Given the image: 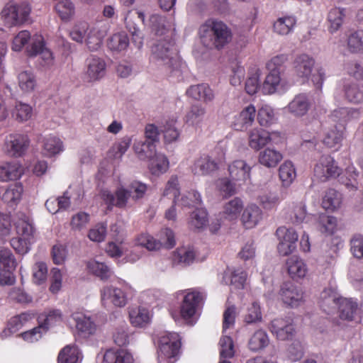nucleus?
<instances>
[{
    "instance_id": "1",
    "label": "nucleus",
    "mask_w": 363,
    "mask_h": 363,
    "mask_svg": "<svg viewBox=\"0 0 363 363\" xmlns=\"http://www.w3.org/2000/svg\"><path fill=\"white\" fill-rule=\"evenodd\" d=\"M199 35L202 43L206 47L220 50L232 39V32L221 21L210 18L201 26Z\"/></svg>"
},
{
    "instance_id": "2",
    "label": "nucleus",
    "mask_w": 363,
    "mask_h": 363,
    "mask_svg": "<svg viewBox=\"0 0 363 363\" xmlns=\"http://www.w3.org/2000/svg\"><path fill=\"white\" fill-rule=\"evenodd\" d=\"M320 306L327 313H329L330 308L337 306L339 317L343 320L353 321L358 316L359 308L356 301L352 298L337 297L330 289H325L322 292Z\"/></svg>"
},
{
    "instance_id": "3",
    "label": "nucleus",
    "mask_w": 363,
    "mask_h": 363,
    "mask_svg": "<svg viewBox=\"0 0 363 363\" xmlns=\"http://www.w3.org/2000/svg\"><path fill=\"white\" fill-rule=\"evenodd\" d=\"M331 120L335 123L325 133L323 142L330 148L340 145L343 139L345 123L349 118V111L346 108L334 110L330 116Z\"/></svg>"
},
{
    "instance_id": "4",
    "label": "nucleus",
    "mask_w": 363,
    "mask_h": 363,
    "mask_svg": "<svg viewBox=\"0 0 363 363\" xmlns=\"http://www.w3.org/2000/svg\"><path fill=\"white\" fill-rule=\"evenodd\" d=\"M14 225L18 237L13 238L11 240V245L16 252L22 255L26 254L29 251L30 245L34 241L33 226L24 215Z\"/></svg>"
},
{
    "instance_id": "5",
    "label": "nucleus",
    "mask_w": 363,
    "mask_h": 363,
    "mask_svg": "<svg viewBox=\"0 0 363 363\" xmlns=\"http://www.w3.org/2000/svg\"><path fill=\"white\" fill-rule=\"evenodd\" d=\"M342 173V169L335 159L329 155H322L313 168V176L322 182L335 179Z\"/></svg>"
},
{
    "instance_id": "6",
    "label": "nucleus",
    "mask_w": 363,
    "mask_h": 363,
    "mask_svg": "<svg viewBox=\"0 0 363 363\" xmlns=\"http://www.w3.org/2000/svg\"><path fill=\"white\" fill-rule=\"evenodd\" d=\"M206 294L196 288L186 291L180 306V315L184 320H189L196 313L198 308L203 303Z\"/></svg>"
},
{
    "instance_id": "7",
    "label": "nucleus",
    "mask_w": 363,
    "mask_h": 363,
    "mask_svg": "<svg viewBox=\"0 0 363 363\" xmlns=\"http://www.w3.org/2000/svg\"><path fill=\"white\" fill-rule=\"evenodd\" d=\"M30 140L26 133H13L6 136L4 149L5 152L13 157L23 156L30 147Z\"/></svg>"
},
{
    "instance_id": "8",
    "label": "nucleus",
    "mask_w": 363,
    "mask_h": 363,
    "mask_svg": "<svg viewBox=\"0 0 363 363\" xmlns=\"http://www.w3.org/2000/svg\"><path fill=\"white\" fill-rule=\"evenodd\" d=\"M31 8L27 3L7 4L1 11V17L9 26L23 24L28 20Z\"/></svg>"
},
{
    "instance_id": "9",
    "label": "nucleus",
    "mask_w": 363,
    "mask_h": 363,
    "mask_svg": "<svg viewBox=\"0 0 363 363\" xmlns=\"http://www.w3.org/2000/svg\"><path fill=\"white\" fill-rule=\"evenodd\" d=\"M182 338L177 333L165 332L161 334L158 340V348L160 356L171 359L179 354Z\"/></svg>"
},
{
    "instance_id": "10",
    "label": "nucleus",
    "mask_w": 363,
    "mask_h": 363,
    "mask_svg": "<svg viewBox=\"0 0 363 363\" xmlns=\"http://www.w3.org/2000/svg\"><path fill=\"white\" fill-rule=\"evenodd\" d=\"M279 240L277 251L281 256H288L291 254L296 247L298 235L292 228L285 226L279 227L275 233Z\"/></svg>"
},
{
    "instance_id": "11",
    "label": "nucleus",
    "mask_w": 363,
    "mask_h": 363,
    "mask_svg": "<svg viewBox=\"0 0 363 363\" xmlns=\"http://www.w3.org/2000/svg\"><path fill=\"white\" fill-rule=\"evenodd\" d=\"M269 330L279 340H290L296 333L293 319L289 316L272 320L270 323Z\"/></svg>"
},
{
    "instance_id": "12",
    "label": "nucleus",
    "mask_w": 363,
    "mask_h": 363,
    "mask_svg": "<svg viewBox=\"0 0 363 363\" xmlns=\"http://www.w3.org/2000/svg\"><path fill=\"white\" fill-rule=\"evenodd\" d=\"M314 65V59L308 55L301 54L296 57L294 61L293 71L294 74L300 79L301 84L308 79Z\"/></svg>"
},
{
    "instance_id": "13",
    "label": "nucleus",
    "mask_w": 363,
    "mask_h": 363,
    "mask_svg": "<svg viewBox=\"0 0 363 363\" xmlns=\"http://www.w3.org/2000/svg\"><path fill=\"white\" fill-rule=\"evenodd\" d=\"M279 295L282 301L291 307L299 306L303 298L302 290L291 282L283 284Z\"/></svg>"
},
{
    "instance_id": "14",
    "label": "nucleus",
    "mask_w": 363,
    "mask_h": 363,
    "mask_svg": "<svg viewBox=\"0 0 363 363\" xmlns=\"http://www.w3.org/2000/svg\"><path fill=\"white\" fill-rule=\"evenodd\" d=\"M73 318L76 323V329L79 337L89 338L96 334L98 326L91 317L77 313L73 315Z\"/></svg>"
},
{
    "instance_id": "15",
    "label": "nucleus",
    "mask_w": 363,
    "mask_h": 363,
    "mask_svg": "<svg viewBox=\"0 0 363 363\" xmlns=\"http://www.w3.org/2000/svg\"><path fill=\"white\" fill-rule=\"evenodd\" d=\"M108 27L100 26L99 23L90 26L86 37V43L91 51L99 49L105 36L107 35Z\"/></svg>"
},
{
    "instance_id": "16",
    "label": "nucleus",
    "mask_w": 363,
    "mask_h": 363,
    "mask_svg": "<svg viewBox=\"0 0 363 363\" xmlns=\"http://www.w3.org/2000/svg\"><path fill=\"white\" fill-rule=\"evenodd\" d=\"M218 169V164L208 155H201L196 159L191 171L195 175L205 176L211 174Z\"/></svg>"
},
{
    "instance_id": "17",
    "label": "nucleus",
    "mask_w": 363,
    "mask_h": 363,
    "mask_svg": "<svg viewBox=\"0 0 363 363\" xmlns=\"http://www.w3.org/2000/svg\"><path fill=\"white\" fill-rule=\"evenodd\" d=\"M28 55L30 57H34L38 55L43 60L42 65H50L52 64L53 57L52 53L50 50L45 48V42L42 36L38 37V38L33 41L30 48L27 49Z\"/></svg>"
},
{
    "instance_id": "18",
    "label": "nucleus",
    "mask_w": 363,
    "mask_h": 363,
    "mask_svg": "<svg viewBox=\"0 0 363 363\" xmlns=\"http://www.w3.org/2000/svg\"><path fill=\"white\" fill-rule=\"evenodd\" d=\"M251 167L242 160L233 161L228 166L230 177L236 182H245L250 178Z\"/></svg>"
},
{
    "instance_id": "19",
    "label": "nucleus",
    "mask_w": 363,
    "mask_h": 363,
    "mask_svg": "<svg viewBox=\"0 0 363 363\" xmlns=\"http://www.w3.org/2000/svg\"><path fill=\"white\" fill-rule=\"evenodd\" d=\"M286 267L289 275L294 280L303 279L308 273L307 264L302 259L296 255L287 259Z\"/></svg>"
},
{
    "instance_id": "20",
    "label": "nucleus",
    "mask_w": 363,
    "mask_h": 363,
    "mask_svg": "<svg viewBox=\"0 0 363 363\" xmlns=\"http://www.w3.org/2000/svg\"><path fill=\"white\" fill-rule=\"evenodd\" d=\"M130 196V192L128 189L123 187L118 188L115 195L108 191H104L102 193V198L108 205V207L116 206L118 208H124Z\"/></svg>"
},
{
    "instance_id": "21",
    "label": "nucleus",
    "mask_w": 363,
    "mask_h": 363,
    "mask_svg": "<svg viewBox=\"0 0 363 363\" xmlns=\"http://www.w3.org/2000/svg\"><path fill=\"white\" fill-rule=\"evenodd\" d=\"M106 65L100 57L91 56L87 60L86 75L89 81H96L102 78L106 74Z\"/></svg>"
},
{
    "instance_id": "22",
    "label": "nucleus",
    "mask_w": 363,
    "mask_h": 363,
    "mask_svg": "<svg viewBox=\"0 0 363 363\" xmlns=\"http://www.w3.org/2000/svg\"><path fill=\"white\" fill-rule=\"evenodd\" d=\"M272 135L262 128H253L249 133V145L252 149L259 150L272 141Z\"/></svg>"
},
{
    "instance_id": "23",
    "label": "nucleus",
    "mask_w": 363,
    "mask_h": 363,
    "mask_svg": "<svg viewBox=\"0 0 363 363\" xmlns=\"http://www.w3.org/2000/svg\"><path fill=\"white\" fill-rule=\"evenodd\" d=\"M23 174L22 167L18 162H5L0 164V182H1L19 179Z\"/></svg>"
},
{
    "instance_id": "24",
    "label": "nucleus",
    "mask_w": 363,
    "mask_h": 363,
    "mask_svg": "<svg viewBox=\"0 0 363 363\" xmlns=\"http://www.w3.org/2000/svg\"><path fill=\"white\" fill-rule=\"evenodd\" d=\"M152 55L155 58L162 60H168L167 64H173L176 61L174 55H176L174 43L169 42H160L152 48Z\"/></svg>"
},
{
    "instance_id": "25",
    "label": "nucleus",
    "mask_w": 363,
    "mask_h": 363,
    "mask_svg": "<svg viewBox=\"0 0 363 363\" xmlns=\"http://www.w3.org/2000/svg\"><path fill=\"white\" fill-rule=\"evenodd\" d=\"M101 301L111 300L118 307H123L127 303V297L125 292L118 288L106 286L101 290Z\"/></svg>"
},
{
    "instance_id": "26",
    "label": "nucleus",
    "mask_w": 363,
    "mask_h": 363,
    "mask_svg": "<svg viewBox=\"0 0 363 363\" xmlns=\"http://www.w3.org/2000/svg\"><path fill=\"white\" fill-rule=\"evenodd\" d=\"M282 154L274 148L267 147L260 151L258 162L267 168H274L282 160Z\"/></svg>"
},
{
    "instance_id": "27",
    "label": "nucleus",
    "mask_w": 363,
    "mask_h": 363,
    "mask_svg": "<svg viewBox=\"0 0 363 363\" xmlns=\"http://www.w3.org/2000/svg\"><path fill=\"white\" fill-rule=\"evenodd\" d=\"M262 218V212L259 206L255 204L247 206L242 215V222L246 228L255 227Z\"/></svg>"
},
{
    "instance_id": "28",
    "label": "nucleus",
    "mask_w": 363,
    "mask_h": 363,
    "mask_svg": "<svg viewBox=\"0 0 363 363\" xmlns=\"http://www.w3.org/2000/svg\"><path fill=\"white\" fill-rule=\"evenodd\" d=\"M255 108L253 105H249L244 108L236 118L234 123V128L238 130H243L251 125L255 117Z\"/></svg>"
},
{
    "instance_id": "29",
    "label": "nucleus",
    "mask_w": 363,
    "mask_h": 363,
    "mask_svg": "<svg viewBox=\"0 0 363 363\" xmlns=\"http://www.w3.org/2000/svg\"><path fill=\"white\" fill-rule=\"evenodd\" d=\"M132 355L126 350L110 349L104 355L103 363H133Z\"/></svg>"
},
{
    "instance_id": "30",
    "label": "nucleus",
    "mask_w": 363,
    "mask_h": 363,
    "mask_svg": "<svg viewBox=\"0 0 363 363\" xmlns=\"http://www.w3.org/2000/svg\"><path fill=\"white\" fill-rule=\"evenodd\" d=\"M38 321L48 331L50 327L62 321V313L59 309L48 310L39 315Z\"/></svg>"
},
{
    "instance_id": "31",
    "label": "nucleus",
    "mask_w": 363,
    "mask_h": 363,
    "mask_svg": "<svg viewBox=\"0 0 363 363\" xmlns=\"http://www.w3.org/2000/svg\"><path fill=\"white\" fill-rule=\"evenodd\" d=\"M23 192L21 183L10 184L3 194L2 200L10 206H16L21 201Z\"/></svg>"
},
{
    "instance_id": "32",
    "label": "nucleus",
    "mask_w": 363,
    "mask_h": 363,
    "mask_svg": "<svg viewBox=\"0 0 363 363\" xmlns=\"http://www.w3.org/2000/svg\"><path fill=\"white\" fill-rule=\"evenodd\" d=\"M246 279L247 273L242 269L234 270L228 269L223 275V279L226 284L233 285L237 289L244 287Z\"/></svg>"
},
{
    "instance_id": "33",
    "label": "nucleus",
    "mask_w": 363,
    "mask_h": 363,
    "mask_svg": "<svg viewBox=\"0 0 363 363\" xmlns=\"http://www.w3.org/2000/svg\"><path fill=\"white\" fill-rule=\"evenodd\" d=\"M133 148L138 157L143 160L152 159L156 154V144L151 141H137Z\"/></svg>"
},
{
    "instance_id": "34",
    "label": "nucleus",
    "mask_w": 363,
    "mask_h": 363,
    "mask_svg": "<svg viewBox=\"0 0 363 363\" xmlns=\"http://www.w3.org/2000/svg\"><path fill=\"white\" fill-rule=\"evenodd\" d=\"M44 154L49 157L55 156L63 151V143L55 135H48L43 139Z\"/></svg>"
},
{
    "instance_id": "35",
    "label": "nucleus",
    "mask_w": 363,
    "mask_h": 363,
    "mask_svg": "<svg viewBox=\"0 0 363 363\" xmlns=\"http://www.w3.org/2000/svg\"><path fill=\"white\" fill-rule=\"evenodd\" d=\"M242 209V201L240 198H234L223 206V217L229 220H235L238 218Z\"/></svg>"
},
{
    "instance_id": "36",
    "label": "nucleus",
    "mask_w": 363,
    "mask_h": 363,
    "mask_svg": "<svg viewBox=\"0 0 363 363\" xmlns=\"http://www.w3.org/2000/svg\"><path fill=\"white\" fill-rule=\"evenodd\" d=\"M129 38L125 32L113 34L107 40V46L112 51L121 52L129 45Z\"/></svg>"
},
{
    "instance_id": "37",
    "label": "nucleus",
    "mask_w": 363,
    "mask_h": 363,
    "mask_svg": "<svg viewBox=\"0 0 363 363\" xmlns=\"http://www.w3.org/2000/svg\"><path fill=\"white\" fill-rule=\"evenodd\" d=\"M129 317L130 323L135 327H143L150 320L149 311L143 307L132 309L129 312Z\"/></svg>"
},
{
    "instance_id": "38",
    "label": "nucleus",
    "mask_w": 363,
    "mask_h": 363,
    "mask_svg": "<svg viewBox=\"0 0 363 363\" xmlns=\"http://www.w3.org/2000/svg\"><path fill=\"white\" fill-rule=\"evenodd\" d=\"M79 350L76 345H66L57 357L58 363H79Z\"/></svg>"
},
{
    "instance_id": "39",
    "label": "nucleus",
    "mask_w": 363,
    "mask_h": 363,
    "mask_svg": "<svg viewBox=\"0 0 363 363\" xmlns=\"http://www.w3.org/2000/svg\"><path fill=\"white\" fill-rule=\"evenodd\" d=\"M34 313L31 312H23L16 315L9 320L7 329L10 333H13L19 330L28 322L34 318Z\"/></svg>"
},
{
    "instance_id": "40",
    "label": "nucleus",
    "mask_w": 363,
    "mask_h": 363,
    "mask_svg": "<svg viewBox=\"0 0 363 363\" xmlns=\"http://www.w3.org/2000/svg\"><path fill=\"white\" fill-rule=\"evenodd\" d=\"M269 344L267 333L263 330H258L250 337L248 347L251 351L257 352L266 347Z\"/></svg>"
},
{
    "instance_id": "41",
    "label": "nucleus",
    "mask_w": 363,
    "mask_h": 363,
    "mask_svg": "<svg viewBox=\"0 0 363 363\" xmlns=\"http://www.w3.org/2000/svg\"><path fill=\"white\" fill-rule=\"evenodd\" d=\"M296 20L294 16L279 18L274 23V30L279 35H287L292 31Z\"/></svg>"
},
{
    "instance_id": "42",
    "label": "nucleus",
    "mask_w": 363,
    "mask_h": 363,
    "mask_svg": "<svg viewBox=\"0 0 363 363\" xmlns=\"http://www.w3.org/2000/svg\"><path fill=\"white\" fill-rule=\"evenodd\" d=\"M309 104L304 94H298L289 104V111L296 116H301L306 113Z\"/></svg>"
},
{
    "instance_id": "43",
    "label": "nucleus",
    "mask_w": 363,
    "mask_h": 363,
    "mask_svg": "<svg viewBox=\"0 0 363 363\" xmlns=\"http://www.w3.org/2000/svg\"><path fill=\"white\" fill-rule=\"evenodd\" d=\"M55 11L63 21H69L75 13V7L70 0L59 1L55 5Z\"/></svg>"
},
{
    "instance_id": "44",
    "label": "nucleus",
    "mask_w": 363,
    "mask_h": 363,
    "mask_svg": "<svg viewBox=\"0 0 363 363\" xmlns=\"http://www.w3.org/2000/svg\"><path fill=\"white\" fill-rule=\"evenodd\" d=\"M341 202V194L336 190L330 189L325 192L322 205L326 210L334 211L340 207Z\"/></svg>"
},
{
    "instance_id": "45",
    "label": "nucleus",
    "mask_w": 363,
    "mask_h": 363,
    "mask_svg": "<svg viewBox=\"0 0 363 363\" xmlns=\"http://www.w3.org/2000/svg\"><path fill=\"white\" fill-rule=\"evenodd\" d=\"M194 252L184 247L177 249L172 254V262L176 264L189 265L194 262Z\"/></svg>"
},
{
    "instance_id": "46",
    "label": "nucleus",
    "mask_w": 363,
    "mask_h": 363,
    "mask_svg": "<svg viewBox=\"0 0 363 363\" xmlns=\"http://www.w3.org/2000/svg\"><path fill=\"white\" fill-rule=\"evenodd\" d=\"M279 176L283 185L288 186L292 183L296 177V170L293 163L285 161L279 169Z\"/></svg>"
},
{
    "instance_id": "47",
    "label": "nucleus",
    "mask_w": 363,
    "mask_h": 363,
    "mask_svg": "<svg viewBox=\"0 0 363 363\" xmlns=\"http://www.w3.org/2000/svg\"><path fill=\"white\" fill-rule=\"evenodd\" d=\"M345 16V9L337 7L330 10L328 15V21L330 23L329 30L330 33L337 31L342 24Z\"/></svg>"
},
{
    "instance_id": "48",
    "label": "nucleus",
    "mask_w": 363,
    "mask_h": 363,
    "mask_svg": "<svg viewBox=\"0 0 363 363\" xmlns=\"http://www.w3.org/2000/svg\"><path fill=\"white\" fill-rule=\"evenodd\" d=\"M33 115V108L25 103H16L12 111L13 118L19 123L28 121Z\"/></svg>"
},
{
    "instance_id": "49",
    "label": "nucleus",
    "mask_w": 363,
    "mask_h": 363,
    "mask_svg": "<svg viewBox=\"0 0 363 363\" xmlns=\"http://www.w3.org/2000/svg\"><path fill=\"white\" fill-rule=\"evenodd\" d=\"M86 267L91 273L101 279H108L111 275L109 267L103 262L91 260L88 262Z\"/></svg>"
},
{
    "instance_id": "50",
    "label": "nucleus",
    "mask_w": 363,
    "mask_h": 363,
    "mask_svg": "<svg viewBox=\"0 0 363 363\" xmlns=\"http://www.w3.org/2000/svg\"><path fill=\"white\" fill-rule=\"evenodd\" d=\"M318 227L323 233L333 235L337 230V219L334 216L321 214L318 218Z\"/></svg>"
},
{
    "instance_id": "51",
    "label": "nucleus",
    "mask_w": 363,
    "mask_h": 363,
    "mask_svg": "<svg viewBox=\"0 0 363 363\" xmlns=\"http://www.w3.org/2000/svg\"><path fill=\"white\" fill-rule=\"evenodd\" d=\"M135 244L145 247L150 251L160 250L162 245L160 241L155 240L152 235L145 233H140L135 238Z\"/></svg>"
},
{
    "instance_id": "52",
    "label": "nucleus",
    "mask_w": 363,
    "mask_h": 363,
    "mask_svg": "<svg viewBox=\"0 0 363 363\" xmlns=\"http://www.w3.org/2000/svg\"><path fill=\"white\" fill-rule=\"evenodd\" d=\"M155 157L152 160L150 169L152 174L159 175L163 174L169 168V160L164 155H156Z\"/></svg>"
},
{
    "instance_id": "53",
    "label": "nucleus",
    "mask_w": 363,
    "mask_h": 363,
    "mask_svg": "<svg viewBox=\"0 0 363 363\" xmlns=\"http://www.w3.org/2000/svg\"><path fill=\"white\" fill-rule=\"evenodd\" d=\"M89 28V24L86 21H79L72 28L69 35L73 40L82 43Z\"/></svg>"
},
{
    "instance_id": "54",
    "label": "nucleus",
    "mask_w": 363,
    "mask_h": 363,
    "mask_svg": "<svg viewBox=\"0 0 363 363\" xmlns=\"http://www.w3.org/2000/svg\"><path fill=\"white\" fill-rule=\"evenodd\" d=\"M347 47L353 53L363 51V30H357L349 35Z\"/></svg>"
},
{
    "instance_id": "55",
    "label": "nucleus",
    "mask_w": 363,
    "mask_h": 363,
    "mask_svg": "<svg viewBox=\"0 0 363 363\" xmlns=\"http://www.w3.org/2000/svg\"><path fill=\"white\" fill-rule=\"evenodd\" d=\"M16 262L9 249L0 247V269L14 270Z\"/></svg>"
},
{
    "instance_id": "56",
    "label": "nucleus",
    "mask_w": 363,
    "mask_h": 363,
    "mask_svg": "<svg viewBox=\"0 0 363 363\" xmlns=\"http://www.w3.org/2000/svg\"><path fill=\"white\" fill-rule=\"evenodd\" d=\"M208 223L207 212L203 208H196L191 215L189 222L191 228L201 229L206 225Z\"/></svg>"
},
{
    "instance_id": "57",
    "label": "nucleus",
    "mask_w": 363,
    "mask_h": 363,
    "mask_svg": "<svg viewBox=\"0 0 363 363\" xmlns=\"http://www.w3.org/2000/svg\"><path fill=\"white\" fill-rule=\"evenodd\" d=\"M180 195V191L179 187L178 177L176 175H173L170 177L167 182L165 189L163 192V196H169L172 199L173 203H176V200Z\"/></svg>"
},
{
    "instance_id": "58",
    "label": "nucleus",
    "mask_w": 363,
    "mask_h": 363,
    "mask_svg": "<svg viewBox=\"0 0 363 363\" xmlns=\"http://www.w3.org/2000/svg\"><path fill=\"white\" fill-rule=\"evenodd\" d=\"M18 84L22 91H33L36 86V80L31 72H22L18 74Z\"/></svg>"
},
{
    "instance_id": "59",
    "label": "nucleus",
    "mask_w": 363,
    "mask_h": 363,
    "mask_svg": "<svg viewBox=\"0 0 363 363\" xmlns=\"http://www.w3.org/2000/svg\"><path fill=\"white\" fill-rule=\"evenodd\" d=\"M262 319V315L260 306L257 302H253L251 306L247 308L244 320L245 323L250 324L260 322Z\"/></svg>"
},
{
    "instance_id": "60",
    "label": "nucleus",
    "mask_w": 363,
    "mask_h": 363,
    "mask_svg": "<svg viewBox=\"0 0 363 363\" xmlns=\"http://www.w3.org/2000/svg\"><path fill=\"white\" fill-rule=\"evenodd\" d=\"M47 331L40 323L37 327L31 330L23 332L21 334V337L26 342L33 343L42 338L43 335Z\"/></svg>"
},
{
    "instance_id": "61",
    "label": "nucleus",
    "mask_w": 363,
    "mask_h": 363,
    "mask_svg": "<svg viewBox=\"0 0 363 363\" xmlns=\"http://www.w3.org/2000/svg\"><path fill=\"white\" fill-rule=\"evenodd\" d=\"M48 275L47 264L43 262H38L35 264L33 268V281L40 285L45 282Z\"/></svg>"
},
{
    "instance_id": "62",
    "label": "nucleus",
    "mask_w": 363,
    "mask_h": 363,
    "mask_svg": "<svg viewBox=\"0 0 363 363\" xmlns=\"http://www.w3.org/2000/svg\"><path fill=\"white\" fill-rule=\"evenodd\" d=\"M221 358H231L234 355V345L232 338L228 335H223L220 340Z\"/></svg>"
},
{
    "instance_id": "63",
    "label": "nucleus",
    "mask_w": 363,
    "mask_h": 363,
    "mask_svg": "<svg viewBox=\"0 0 363 363\" xmlns=\"http://www.w3.org/2000/svg\"><path fill=\"white\" fill-rule=\"evenodd\" d=\"M131 144V139L129 137L121 138L111 147V152L115 159L121 158L128 150Z\"/></svg>"
},
{
    "instance_id": "64",
    "label": "nucleus",
    "mask_w": 363,
    "mask_h": 363,
    "mask_svg": "<svg viewBox=\"0 0 363 363\" xmlns=\"http://www.w3.org/2000/svg\"><path fill=\"white\" fill-rule=\"evenodd\" d=\"M257 121L260 125L268 126L274 121V113L269 107H262L258 111Z\"/></svg>"
}]
</instances>
